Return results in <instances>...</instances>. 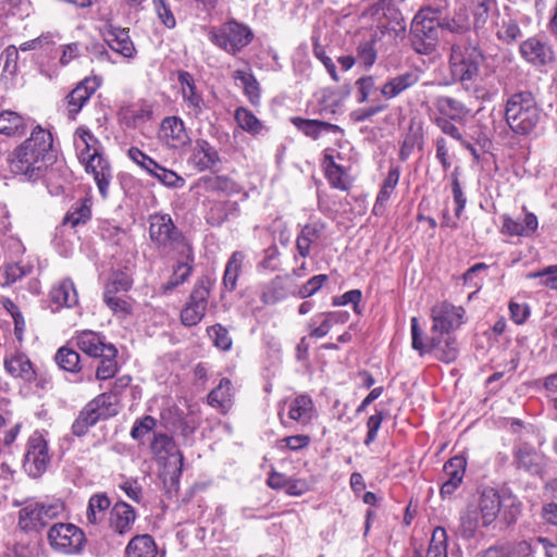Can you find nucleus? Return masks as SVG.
<instances>
[{
	"instance_id": "nucleus-1",
	"label": "nucleus",
	"mask_w": 557,
	"mask_h": 557,
	"mask_svg": "<svg viewBox=\"0 0 557 557\" xmlns=\"http://www.w3.org/2000/svg\"><path fill=\"white\" fill-rule=\"evenodd\" d=\"M52 144L51 133L41 126H36L30 136L10 154L11 172L28 181L41 178L57 159Z\"/></svg>"
},
{
	"instance_id": "nucleus-2",
	"label": "nucleus",
	"mask_w": 557,
	"mask_h": 557,
	"mask_svg": "<svg viewBox=\"0 0 557 557\" xmlns=\"http://www.w3.org/2000/svg\"><path fill=\"white\" fill-rule=\"evenodd\" d=\"M502 507L498 492L485 487L474 496L460 513L459 533L463 539H472L481 527L491 525Z\"/></svg>"
},
{
	"instance_id": "nucleus-3",
	"label": "nucleus",
	"mask_w": 557,
	"mask_h": 557,
	"mask_svg": "<svg viewBox=\"0 0 557 557\" xmlns=\"http://www.w3.org/2000/svg\"><path fill=\"white\" fill-rule=\"evenodd\" d=\"M544 117L543 110L529 90L517 91L506 100L505 121L517 135H531L539 128Z\"/></svg>"
},
{
	"instance_id": "nucleus-4",
	"label": "nucleus",
	"mask_w": 557,
	"mask_h": 557,
	"mask_svg": "<svg viewBox=\"0 0 557 557\" xmlns=\"http://www.w3.org/2000/svg\"><path fill=\"white\" fill-rule=\"evenodd\" d=\"M485 54L481 48L469 40L454 42L449 53V72L451 77L469 87L482 76Z\"/></svg>"
},
{
	"instance_id": "nucleus-5",
	"label": "nucleus",
	"mask_w": 557,
	"mask_h": 557,
	"mask_svg": "<svg viewBox=\"0 0 557 557\" xmlns=\"http://www.w3.org/2000/svg\"><path fill=\"white\" fill-rule=\"evenodd\" d=\"M149 237L162 253L174 252L190 259L191 245L174 224L170 214L156 213L149 218Z\"/></svg>"
},
{
	"instance_id": "nucleus-6",
	"label": "nucleus",
	"mask_w": 557,
	"mask_h": 557,
	"mask_svg": "<svg viewBox=\"0 0 557 557\" xmlns=\"http://www.w3.org/2000/svg\"><path fill=\"white\" fill-rule=\"evenodd\" d=\"M440 8L424 7L414 15L409 33L413 50L420 54H430L435 50L440 29L444 28L440 21Z\"/></svg>"
},
{
	"instance_id": "nucleus-7",
	"label": "nucleus",
	"mask_w": 557,
	"mask_h": 557,
	"mask_svg": "<svg viewBox=\"0 0 557 557\" xmlns=\"http://www.w3.org/2000/svg\"><path fill=\"white\" fill-rule=\"evenodd\" d=\"M117 412L116 395L112 393L98 395L79 411L72 424V433L76 436H84L98 421L114 417Z\"/></svg>"
},
{
	"instance_id": "nucleus-8",
	"label": "nucleus",
	"mask_w": 557,
	"mask_h": 557,
	"mask_svg": "<svg viewBox=\"0 0 557 557\" xmlns=\"http://www.w3.org/2000/svg\"><path fill=\"white\" fill-rule=\"evenodd\" d=\"M208 38L218 48L235 55L252 41L253 33L249 26L230 20L219 27H211Z\"/></svg>"
},
{
	"instance_id": "nucleus-9",
	"label": "nucleus",
	"mask_w": 557,
	"mask_h": 557,
	"mask_svg": "<svg viewBox=\"0 0 557 557\" xmlns=\"http://www.w3.org/2000/svg\"><path fill=\"white\" fill-rule=\"evenodd\" d=\"M63 511L60 502H34L18 512V527L26 532H38Z\"/></svg>"
},
{
	"instance_id": "nucleus-10",
	"label": "nucleus",
	"mask_w": 557,
	"mask_h": 557,
	"mask_svg": "<svg viewBox=\"0 0 557 557\" xmlns=\"http://www.w3.org/2000/svg\"><path fill=\"white\" fill-rule=\"evenodd\" d=\"M48 441L42 433L35 431L27 440L23 459V469L33 479L40 478L50 463Z\"/></svg>"
},
{
	"instance_id": "nucleus-11",
	"label": "nucleus",
	"mask_w": 557,
	"mask_h": 557,
	"mask_svg": "<svg viewBox=\"0 0 557 557\" xmlns=\"http://www.w3.org/2000/svg\"><path fill=\"white\" fill-rule=\"evenodd\" d=\"M211 280L208 276L199 277L181 311V321L185 326L197 325L205 317L208 298L210 296Z\"/></svg>"
},
{
	"instance_id": "nucleus-12",
	"label": "nucleus",
	"mask_w": 557,
	"mask_h": 557,
	"mask_svg": "<svg viewBox=\"0 0 557 557\" xmlns=\"http://www.w3.org/2000/svg\"><path fill=\"white\" fill-rule=\"evenodd\" d=\"M519 52L521 58L534 67H544L555 62L554 48L543 35L523 40L519 46Z\"/></svg>"
},
{
	"instance_id": "nucleus-13",
	"label": "nucleus",
	"mask_w": 557,
	"mask_h": 557,
	"mask_svg": "<svg viewBox=\"0 0 557 557\" xmlns=\"http://www.w3.org/2000/svg\"><path fill=\"white\" fill-rule=\"evenodd\" d=\"M48 540L55 550L72 554L82 548L85 536L83 531L72 523H55L48 532Z\"/></svg>"
},
{
	"instance_id": "nucleus-14",
	"label": "nucleus",
	"mask_w": 557,
	"mask_h": 557,
	"mask_svg": "<svg viewBox=\"0 0 557 557\" xmlns=\"http://www.w3.org/2000/svg\"><path fill=\"white\" fill-rule=\"evenodd\" d=\"M178 83L186 115L190 119L200 120L201 115L208 110V104L197 89L193 75L185 71L180 72Z\"/></svg>"
},
{
	"instance_id": "nucleus-15",
	"label": "nucleus",
	"mask_w": 557,
	"mask_h": 557,
	"mask_svg": "<svg viewBox=\"0 0 557 557\" xmlns=\"http://www.w3.org/2000/svg\"><path fill=\"white\" fill-rule=\"evenodd\" d=\"M465 310L448 302H441L432 309V330L442 334L459 327L462 324Z\"/></svg>"
},
{
	"instance_id": "nucleus-16",
	"label": "nucleus",
	"mask_w": 557,
	"mask_h": 557,
	"mask_svg": "<svg viewBox=\"0 0 557 557\" xmlns=\"http://www.w3.org/2000/svg\"><path fill=\"white\" fill-rule=\"evenodd\" d=\"M99 86L100 83L97 77H86L76 85V87L64 99L69 119L75 120L78 112L96 92Z\"/></svg>"
},
{
	"instance_id": "nucleus-17",
	"label": "nucleus",
	"mask_w": 557,
	"mask_h": 557,
	"mask_svg": "<svg viewBox=\"0 0 557 557\" xmlns=\"http://www.w3.org/2000/svg\"><path fill=\"white\" fill-rule=\"evenodd\" d=\"M81 163L84 164L87 173L92 174L102 198H107L112 180V169L108 160L100 152L92 157L87 156V159L85 158Z\"/></svg>"
},
{
	"instance_id": "nucleus-18",
	"label": "nucleus",
	"mask_w": 557,
	"mask_h": 557,
	"mask_svg": "<svg viewBox=\"0 0 557 557\" xmlns=\"http://www.w3.org/2000/svg\"><path fill=\"white\" fill-rule=\"evenodd\" d=\"M159 137L173 149L182 148L190 141L185 124L178 116H168L162 120Z\"/></svg>"
},
{
	"instance_id": "nucleus-19",
	"label": "nucleus",
	"mask_w": 557,
	"mask_h": 557,
	"mask_svg": "<svg viewBox=\"0 0 557 557\" xmlns=\"http://www.w3.org/2000/svg\"><path fill=\"white\" fill-rule=\"evenodd\" d=\"M467 467V460L462 456H455L445 462L443 472L444 481L440 494L443 498L449 497L460 486Z\"/></svg>"
},
{
	"instance_id": "nucleus-20",
	"label": "nucleus",
	"mask_w": 557,
	"mask_h": 557,
	"mask_svg": "<svg viewBox=\"0 0 557 557\" xmlns=\"http://www.w3.org/2000/svg\"><path fill=\"white\" fill-rule=\"evenodd\" d=\"M421 78V71L418 67L409 69L393 77H389L380 88L385 99H394L404 91L416 86Z\"/></svg>"
},
{
	"instance_id": "nucleus-21",
	"label": "nucleus",
	"mask_w": 557,
	"mask_h": 557,
	"mask_svg": "<svg viewBox=\"0 0 557 557\" xmlns=\"http://www.w3.org/2000/svg\"><path fill=\"white\" fill-rule=\"evenodd\" d=\"M136 519L137 513L133 506L126 502L120 500L110 509L109 527L113 532L123 535L132 530Z\"/></svg>"
},
{
	"instance_id": "nucleus-22",
	"label": "nucleus",
	"mask_w": 557,
	"mask_h": 557,
	"mask_svg": "<svg viewBox=\"0 0 557 557\" xmlns=\"http://www.w3.org/2000/svg\"><path fill=\"white\" fill-rule=\"evenodd\" d=\"M49 297L52 311H58L63 307L72 308L78 302L77 292L70 278L62 280L54 285L50 290Z\"/></svg>"
},
{
	"instance_id": "nucleus-23",
	"label": "nucleus",
	"mask_w": 557,
	"mask_h": 557,
	"mask_svg": "<svg viewBox=\"0 0 557 557\" xmlns=\"http://www.w3.org/2000/svg\"><path fill=\"white\" fill-rule=\"evenodd\" d=\"M500 13L496 0H475L472 11L474 30L483 32L488 23L493 27Z\"/></svg>"
},
{
	"instance_id": "nucleus-24",
	"label": "nucleus",
	"mask_w": 557,
	"mask_h": 557,
	"mask_svg": "<svg viewBox=\"0 0 557 557\" xmlns=\"http://www.w3.org/2000/svg\"><path fill=\"white\" fill-rule=\"evenodd\" d=\"M502 220V233L509 236L530 237L539 227L537 216L532 212H525L522 222L516 221L507 214H504Z\"/></svg>"
},
{
	"instance_id": "nucleus-25",
	"label": "nucleus",
	"mask_w": 557,
	"mask_h": 557,
	"mask_svg": "<svg viewBox=\"0 0 557 557\" xmlns=\"http://www.w3.org/2000/svg\"><path fill=\"white\" fill-rule=\"evenodd\" d=\"M195 168L202 172L213 169L220 162L218 150L206 139H197L191 156Z\"/></svg>"
},
{
	"instance_id": "nucleus-26",
	"label": "nucleus",
	"mask_w": 557,
	"mask_h": 557,
	"mask_svg": "<svg viewBox=\"0 0 557 557\" xmlns=\"http://www.w3.org/2000/svg\"><path fill=\"white\" fill-rule=\"evenodd\" d=\"M104 40L114 52L120 53L126 59H132L136 54V49L127 28H110L106 34Z\"/></svg>"
},
{
	"instance_id": "nucleus-27",
	"label": "nucleus",
	"mask_w": 557,
	"mask_h": 557,
	"mask_svg": "<svg viewBox=\"0 0 557 557\" xmlns=\"http://www.w3.org/2000/svg\"><path fill=\"white\" fill-rule=\"evenodd\" d=\"M325 230V224L320 221L308 223L301 227L296 238V249L300 257L306 258L310 255L311 246L321 238Z\"/></svg>"
},
{
	"instance_id": "nucleus-28",
	"label": "nucleus",
	"mask_w": 557,
	"mask_h": 557,
	"mask_svg": "<svg viewBox=\"0 0 557 557\" xmlns=\"http://www.w3.org/2000/svg\"><path fill=\"white\" fill-rule=\"evenodd\" d=\"M292 124L306 136L318 139L323 132L343 134L344 131L336 124L319 120H309L299 116L290 119Z\"/></svg>"
},
{
	"instance_id": "nucleus-29",
	"label": "nucleus",
	"mask_w": 557,
	"mask_h": 557,
	"mask_svg": "<svg viewBox=\"0 0 557 557\" xmlns=\"http://www.w3.org/2000/svg\"><path fill=\"white\" fill-rule=\"evenodd\" d=\"M314 414V405L309 395H298L288 405V418L301 425L309 424Z\"/></svg>"
},
{
	"instance_id": "nucleus-30",
	"label": "nucleus",
	"mask_w": 557,
	"mask_h": 557,
	"mask_svg": "<svg viewBox=\"0 0 557 557\" xmlns=\"http://www.w3.org/2000/svg\"><path fill=\"white\" fill-rule=\"evenodd\" d=\"M233 397L232 382L230 379L223 377L219 385L208 394L207 400L211 407L220 410L221 413H226L233 405Z\"/></svg>"
},
{
	"instance_id": "nucleus-31",
	"label": "nucleus",
	"mask_w": 557,
	"mask_h": 557,
	"mask_svg": "<svg viewBox=\"0 0 557 557\" xmlns=\"http://www.w3.org/2000/svg\"><path fill=\"white\" fill-rule=\"evenodd\" d=\"M492 29L495 30L496 37L507 45L516 42L522 36L517 21L509 15L506 9L500 13Z\"/></svg>"
},
{
	"instance_id": "nucleus-32",
	"label": "nucleus",
	"mask_w": 557,
	"mask_h": 557,
	"mask_svg": "<svg viewBox=\"0 0 557 557\" xmlns=\"http://www.w3.org/2000/svg\"><path fill=\"white\" fill-rule=\"evenodd\" d=\"M150 449L152 454L160 459H165L169 456H176L178 459V474L182 472V467L184 462V456L181 450L177 449L174 440L163 433H157L153 436V440L150 444Z\"/></svg>"
},
{
	"instance_id": "nucleus-33",
	"label": "nucleus",
	"mask_w": 557,
	"mask_h": 557,
	"mask_svg": "<svg viewBox=\"0 0 557 557\" xmlns=\"http://www.w3.org/2000/svg\"><path fill=\"white\" fill-rule=\"evenodd\" d=\"M77 347L86 355L98 358L104 352L111 344L104 342V336L92 331H84L76 337Z\"/></svg>"
},
{
	"instance_id": "nucleus-34",
	"label": "nucleus",
	"mask_w": 557,
	"mask_h": 557,
	"mask_svg": "<svg viewBox=\"0 0 557 557\" xmlns=\"http://www.w3.org/2000/svg\"><path fill=\"white\" fill-rule=\"evenodd\" d=\"M75 136V147L81 162L87 159V156L92 157L101 152L100 141L88 128L78 127Z\"/></svg>"
},
{
	"instance_id": "nucleus-35",
	"label": "nucleus",
	"mask_w": 557,
	"mask_h": 557,
	"mask_svg": "<svg viewBox=\"0 0 557 557\" xmlns=\"http://www.w3.org/2000/svg\"><path fill=\"white\" fill-rule=\"evenodd\" d=\"M125 557H158V547L149 534L134 536L125 548Z\"/></svg>"
},
{
	"instance_id": "nucleus-36",
	"label": "nucleus",
	"mask_w": 557,
	"mask_h": 557,
	"mask_svg": "<svg viewBox=\"0 0 557 557\" xmlns=\"http://www.w3.org/2000/svg\"><path fill=\"white\" fill-rule=\"evenodd\" d=\"M233 78L237 85L243 87L244 94L248 98L249 102L252 106H258L261 98V88L252 72L250 70H236L233 73Z\"/></svg>"
},
{
	"instance_id": "nucleus-37",
	"label": "nucleus",
	"mask_w": 557,
	"mask_h": 557,
	"mask_svg": "<svg viewBox=\"0 0 557 557\" xmlns=\"http://www.w3.org/2000/svg\"><path fill=\"white\" fill-rule=\"evenodd\" d=\"M399 175L400 172L398 168L389 169L377 194L376 201L373 207L374 214L377 215L383 213L386 202L389 200L392 194L394 193V189L398 184Z\"/></svg>"
},
{
	"instance_id": "nucleus-38",
	"label": "nucleus",
	"mask_w": 557,
	"mask_h": 557,
	"mask_svg": "<svg viewBox=\"0 0 557 557\" xmlns=\"http://www.w3.org/2000/svg\"><path fill=\"white\" fill-rule=\"evenodd\" d=\"M323 165L325 169V176L332 187L347 190L350 182L346 170L335 163L334 158L331 154H325L323 159Z\"/></svg>"
},
{
	"instance_id": "nucleus-39",
	"label": "nucleus",
	"mask_w": 557,
	"mask_h": 557,
	"mask_svg": "<svg viewBox=\"0 0 557 557\" xmlns=\"http://www.w3.org/2000/svg\"><path fill=\"white\" fill-rule=\"evenodd\" d=\"M111 506V500L106 493L94 494L87 506L86 518L90 524L101 523Z\"/></svg>"
},
{
	"instance_id": "nucleus-40",
	"label": "nucleus",
	"mask_w": 557,
	"mask_h": 557,
	"mask_svg": "<svg viewBox=\"0 0 557 557\" xmlns=\"http://www.w3.org/2000/svg\"><path fill=\"white\" fill-rule=\"evenodd\" d=\"M4 369L14 377H21L25 381H32L35 376L29 359L22 354H17L4 359Z\"/></svg>"
},
{
	"instance_id": "nucleus-41",
	"label": "nucleus",
	"mask_w": 557,
	"mask_h": 557,
	"mask_svg": "<svg viewBox=\"0 0 557 557\" xmlns=\"http://www.w3.org/2000/svg\"><path fill=\"white\" fill-rule=\"evenodd\" d=\"M182 260L177 261L174 267L173 273L169 281L163 285V290L170 292L185 283L193 272L194 253L191 252L190 259L187 256H180Z\"/></svg>"
},
{
	"instance_id": "nucleus-42",
	"label": "nucleus",
	"mask_w": 557,
	"mask_h": 557,
	"mask_svg": "<svg viewBox=\"0 0 557 557\" xmlns=\"http://www.w3.org/2000/svg\"><path fill=\"white\" fill-rule=\"evenodd\" d=\"M91 218V202L89 199H79L75 201L63 219L64 225L76 227L79 224L87 223Z\"/></svg>"
},
{
	"instance_id": "nucleus-43",
	"label": "nucleus",
	"mask_w": 557,
	"mask_h": 557,
	"mask_svg": "<svg viewBox=\"0 0 557 557\" xmlns=\"http://www.w3.org/2000/svg\"><path fill=\"white\" fill-rule=\"evenodd\" d=\"M413 557H447V534L445 529L441 527L435 528L425 555L416 549Z\"/></svg>"
},
{
	"instance_id": "nucleus-44",
	"label": "nucleus",
	"mask_w": 557,
	"mask_h": 557,
	"mask_svg": "<svg viewBox=\"0 0 557 557\" xmlns=\"http://www.w3.org/2000/svg\"><path fill=\"white\" fill-rule=\"evenodd\" d=\"M234 119L242 129L253 136L260 135L265 129L263 123L247 108H237Z\"/></svg>"
},
{
	"instance_id": "nucleus-45",
	"label": "nucleus",
	"mask_w": 557,
	"mask_h": 557,
	"mask_svg": "<svg viewBox=\"0 0 557 557\" xmlns=\"http://www.w3.org/2000/svg\"><path fill=\"white\" fill-rule=\"evenodd\" d=\"M116 356V347L114 345H110V347L107 348V352L99 357L101 360L96 370L97 380L104 381L115 375L117 372Z\"/></svg>"
},
{
	"instance_id": "nucleus-46",
	"label": "nucleus",
	"mask_w": 557,
	"mask_h": 557,
	"mask_svg": "<svg viewBox=\"0 0 557 557\" xmlns=\"http://www.w3.org/2000/svg\"><path fill=\"white\" fill-rule=\"evenodd\" d=\"M244 260L245 255L242 251H234L228 259L223 276V284L228 290H234L236 288L237 278L242 271Z\"/></svg>"
},
{
	"instance_id": "nucleus-47",
	"label": "nucleus",
	"mask_w": 557,
	"mask_h": 557,
	"mask_svg": "<svg viewBox=\"0 0 557 557\" xmlns=\"http://www.w3.org/2000/svg\"><path fill=\"white\" fill-rule=\"evenodd\" d=\"M437 109L441 113L447 115L450 120H462L469 114V109L459 100L451 97H440Z\"/></svg>"
},
{
	"instance_id": "nucleus-48",
	"label": "nucleus",
	"mask_w": 557,
	"mask_h": 557,
	"mask_svg": "<svg viewBox=\"0 0 557 557\" xmlns=\"http://www.w3.org/2000/svg\"><path fill=\"white\" fill-rule=\"evenodd\" d=\"M286 296V280L282 276H276L265 286L261 295V300L267 305H274Z\"/></svg>"
},
{
	"instance_id": "nucleus-49",
	"label": "nucleus",
	"mask_w": 557,
	"mask_h": 557,
	"mask_svg": "<svg viewBox=\"0 0 557 557\" xmlns=\"http://www.w3.org/2000/svg\"><path fill=\"white\" fill-rule=\"evenodd\" d=\"M54 360L58 366L64 371L78 372L81 370V356L79 354L67 346L58 349Z\"/></svg>"
},
{
	"instance_id": "nucleus-50",
	"label": "nucleus",
	"mask_w": 557,
	"mask_h": 557,
	"mask_svg": "<svg viewBox=\"0 0 557 557\" xmlns=\"http://www.w3.org/2000/svg\"><path fill=\"white\" fill-rule=\"evenodd\" d=\"M24 121L21 115L12 111H0V134L8 136L24 133Z\"/></svg>"
},
{
	"instance_id": "nucleus-51",
	"label": "nucleus",
	"mask_w": 557,
	"mask_h": 557,
	"mask_svg": "<svg viewBox=\"0 0 557 557\" xmlns=\"http://www.w3.org/2000/svg\"><path fill=\"white\" fill-rule=\"evenodd\" d=\"M517 467L531 473L541 470L540 456L529 447H519L515 454Z\"/></svg>"
},
{
	"instance_id": "nucleus-52",
	"label": "nucleus",
	"mask_w": 557,
	"mask_h": 557,
	"mask_svg": "<svg viewBox=\"0 0 557 557\" xmlns=\"http://www.w3.org/2000/svg\"><path fill=\"white\" fill-rule=\"evenodd\" d=\"M151 176L157 178L161 184L170 188H181L185 185V180L176 172L165 169L158 164Z\"/></svg>"
},
{
	"instance_id": "nucleus-53",
	"label": "nucleus",
	"mask_w": 557,
	"mask_h": 557,
	"mask_svg": "<svg viewBox=\"0 0 557 557\" xmlns=\"http://www.w3.org/2000/svg\"><path fill=\"white\" fill-rule=\"evenodd\" d=\"M133 281L131 276L123 271L113 272L103 294H117L127 292L132 287Z\"/></svg>"
},
{
	"instance_id": "nucleus-54",
	"label": "nucleus",
	"mask_w": 557,
	"mask_h": 557,
	"mask_svg": "<svg viewBox=\"0 0 557 557\" xmlns=\"http://www.w3.org/2000/svg\"><path fill=\"white\" fill-rule=\"evenodd\" d=\"M103 301L121 319H125L132 313L131 304L117 294H103Z\"/></svg>"
},
{
	"instance_id": "nucleus-55",
	"label": "nucleus",
	"mask_w": 557,
	"mask_h": 557,
	"mask_svg": "<svg viewBox=\"0 0 557 557\" xmlns=\"http://www.w3.org/2000/svg\"><path fill=\"white\" fill-rule=\"evenodd\" d=\"M444 28H447L451 33L462 34L470 29L469 14L465 8H460L456 11L455 15L443 22Z\"/></svg>"
},
{
	"instance_id": "nucleus-56",
	"label": "nucleus",
	"mask_w": 557,
	"mask_h": 557,
	"mask_svg": "<svg viewBox=\"0 0 557 557\" xmlns=\"http://www.w3.org/2000/svg\"><path fill=\"white\" fill-rule=\"evenodd\" d=\"M458 171H459V169L456 168L450 173L451 193H453V197H454V202L456 205L455 215L457 219L460 218V215L466 207V203H467V198L462 191V188H461V185L459 182Z\"/></svg>"
},
{
	"instance_id": "nucleus-57",
	"label": "nucleus",
	"mask_w": 557,
	"mask_h": 557,
	"mask_svg": "<svg viewBox=\"0 0 557 557\" xmlns=\"http://www.w3.org/2000/svg\"><path fill=\"white\" fill-rule=\"evenodd\" d=\"M357 62L366 67H371L376 61L374 40H363L357 47Z\"/></svg>"
},
{
	"instance_id": "nucleus-58",
	"label": "nucleus",
	"mask_w": 557,
	"mask_h": 557,
	"mask_svg": "<svg viewBox=\"0 0 557 557\" xmlns=\"http://www.w3.org/2000/svg\"><path fill=\"white\" fill-rule=\"evenodd\" d=\"M2 10L21 18L28 16L32 12L29 0H0Z\"/></svg>"
},
{
	"instance_id": "nucleus-59",
	"label": "nucleus",
	"mask_w": 557,
	"mask_h": 557,
	"mask_svg": "<svg viewBox=\"0 0 557 557\" xmlns=\"http://www.w3.org/2000/svg\"><path fill=\"white\" fill-rule=\"evenodd\" d=\"M153 9L161 23L169 29L176 26L175 16L168 0H152Z\"/></svg>"
},
{
	"instance_id": "nucleus-60",
	"label": "nucleus",
	"mask_w": 557,
	"mask_h": 557,
	"mask_svg": "<svg viewBox=\"0 0 557 557\" xmlns=\"http://www.w3.org/2000/svg\"><path fill=\"white\" fill-rule=\"evenodd\" d=\"M128 158L145 170L149 175L152 174L157 165L159 164L152 158L147 156L137 147H131L127 151Z\"/></svg>"
},
{
	"instance_id": "nucleus-61",
	"label": "nucleus",
	"mask_w": 557,
	"mask_h": 557,
	"mask_svg": "<svg viewBox=\"0 0 557 557\" xmlns=\"http://www.w3.org/2000/svg\"><path fill=\"white\" fill-rule=\"evenodd\" d=\"M435 357L443 362H451L458 357V345L454 337L445 338L444 344H440Z\"/></svg>"
},
{
	"instance_id": "nucleus-62",
	"label": "nucleus",
	"mask_w": 557,
	"mask_h": 557,
	"mask_svg": "<svg viewBox=\"0 0 557 557\" xmlns=\"http://www.w3.org/2000/svg\"><path fill=\"white\" fill-rule=\"evenodd\" d=\"M308 327L310 329L309 336L314 338L324 337L332 329L330 322L322 312L310 319Z\"/></svg>"
},
{
	"instance_id": "nucleus-63",
	"label": "nucleus",
	"mask_w": 557,
	"mask_h": 557,
	"mask_svg": "<svg viewBox=\"0 0 557 557\" xmlns=\"http://www.w3.org/2000/svg\"><path fill=\"white\" fill-rule=\"evenodd\" d=\"M208 334L213 338V343L218 348L222 350L231 349L232 338L228 335V331L221 324L210 326L208 329Z\"/></svg>"
},
{
	"instance_id": "nucleus-64",
	"label": "nucleus",
	"mask_w": 557,
	"mask_h": 557,
	"mask_svg": "<svg viewBox=\"0 0 557 557\" xmlns=\"http://www.w3.org/2000/svg\"><path fill=\"white\" fill-rule=\"evenodd\" d=\"M530 278H541V284L557 290V265H548L541 271L529 273Z\"/></svg>"
}]
</instances>
